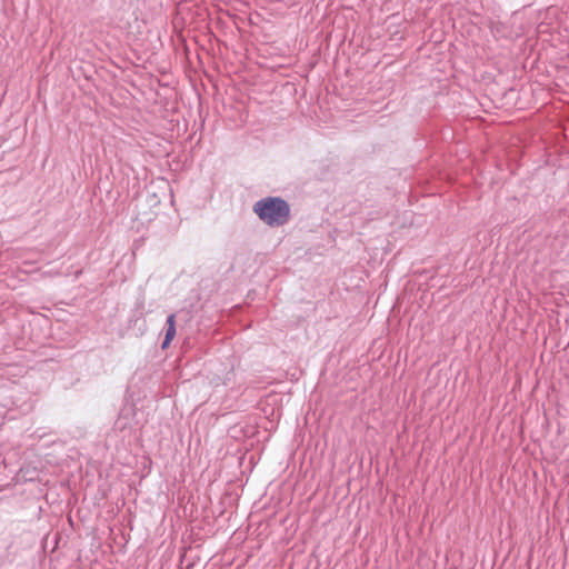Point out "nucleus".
I'll use <instances>...</instances> for the list:
<instances>
[{"instance_id": "obj_2", "label": "nucleus", "mask_w": 569, "mask_h": 569, "mask_svg": "<svg viewBox=\"0 0 569 569\" xmlns=\"http://www.w3.org/2000/svg\"><path fill=\"white\" fill-rule=\"evenodd\" d=\"M167 325H168V328H167L164 341L162 343L163 349L169 346V343L176 336V316L174 315H170L168 317Z\"/></svg>"}, {"instance_id": "obj_1", "label": "nucleus", "mask_w": 569, "mask_h": 569, "mask_svg": "<svg viewBox=\"0 0 569 569\" xmlns=\"http://www.w3.org/2000/svg\"><path fill=\"white\" fill-rule=\"evenodd\" d=\"M253 211L269 226H281L288 221L290 216L289 204L276 197L264 198L256 202Z\"/></svg>"}]
</instances>
